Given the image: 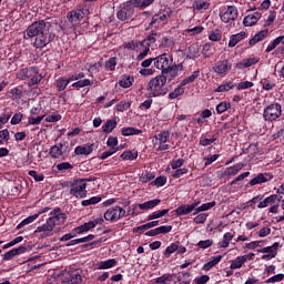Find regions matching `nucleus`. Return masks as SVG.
<instances>
[{
  "label": "nucleus",
  "instance_id": "obj_1",
  "mask_svg": "<svg viewBox=\"0 0 284 284\" xmlns=\"http://www.w3.org/2000/svg\"><path fill=\"white\" fill-rule=\"evenodd\" d=\"M23 39H34L32 42L33 48L43 50L54 41V33L50 32V22L45 20H38L31 23L23 33Z\"/></svg>",
  "mask_w": 284,
  "mask_h": 284
},
{
  "label": "nucleus",
  "instance_id": "obj_2",
  "mask_svg": "<svg viewBox=\"0 0 284 284\" xmlns=\"http://www.w3.org/2000/svg\"><path fill=\"white\" fill-rule=\"evenodd\" d=\"M49 215V219L34 231V234L39 236V239L54 236V234L61 230V226L65 225V221L68 220V216L65 213L61 212V209L52 210Z\"/></svg>",
  "mask_w": 284,
  "mask_h": 284
},
{
  "label": "nucleus",
  "instance_id": "obj_3",
  "mask_svg": "<svg viewBox=\"0 0 284 284\" xmlns=\"http://www.w3.org/2000/svg\"><path fill=\"white\" fill-rule=\"evenodd\" d=\"M166 83L168 77H165L164 74L151 79L146 85V90L150 97H163V94H165Z\"/></svg>",
  "mask_w": 284,
  "mask_h": 284
},
{
  "label": "nucleus",
  "instance_id": "obj_4",
  "mask_svg": "<svg viewBox=\"0 0 284 284\" xmlns=\"http://www.w3.org/2000/svg\"><path fill=\"white\" fill-rule=\"evenodd\" d=\"M17 79H20V81H26V79H30L29 85H39L41 83V80L43 79V75L39 73V70L37 68H29V69H21L17 73Z\"/></svg>",
  "mask_w": 284,
  "mask_h": 284
},
{
  "label": "nucleus",
  "instance_id": "obj_5",
  "mask_svg": "<svg viewBox=\"0 0 284 284\" xmlns=\"http://www.w3.org/2000/svg\"><path fill=\"white\" fill-rule=\"evenodd\" d=\"M87 181H94V179H78L73 181L70 185V194L71 196H75V199H85L88 196V183Z\"/></svg>",
  "mask_w": 284,
  "mask_h": 284
},
{
  "label": "nucleus",
  "instance_id": "obj_6",
  "mask_svg": "<svg viewBox=\"0 0 284 284\" xmlns=\"http://www.w3.org/2000/svg\"><path fill=\"white\" fill-rule=\"evenodd\" d=\"M90 14V6H80L78 9H74L67 14V19L70 23H74L77 21H81L84 17Z\"/></svg>",
  "mask_w": 284,
  "mask_h": 284
},
{
  "label": "nucleus",
  "instance_id": "obj_7",
  "mask_svg": "<svg viewBox=\"0 0 284 284\" xmlns=\"http://www.w3.org/2000/svg\"><path fill=\"white\" fill-rule=\"evenodd\" d=\"M283 114V110L281 104L278 103H273L268 106L265 108L264 113H263V119L264 121H276Z\"/></svg>",
  "mask_w": 284,
  "mask_h": 284
},
{
  "label": "nucleus",
  "instance_id": "obj_8",
  "mask_svg": "<svg viewBox=\"0 0 284 284\" xmlns=\"http://www.w3.org/2000/svg\"><path fill=\"white\" fill-rule=\"evenodd\" d=\"M123 216H125V211L119 205L109 207L104 213V220L110 221L111 223H116V221H121Z\"/></svg>",
  "mask_w": 284,
  "mask_h": 284
},
{
  "label": "nucleus",
  "instance_id": "obj_9",
  "mask_svg": "<svg viewBox=\"0 0 284 284\" xmlns=\"http://www.w3.org/2000/svg\"><path fill=\"white\" fill-rule=\"evenodd\" d=\"M220 19L223 23H230L239 19V9L235 6H229L220 11Z\"/></svg>",
  "mask_w": 284,
  "mask_h": 284
},
{
  "label": "nucleus",
  "instance_id": "obj_10",
  "mask_svg": "<svg viewBox=\"0 0 284 284\" xmlns=\"http://www.w3.org/2000/svg\"><path fill=\"white\" fill-rule=\"evenodd\" d=\"M281 247V243L275 242L271 246H265L263 248L257 250V252L262 255V261H272V258H276L278 254V248Z\"/></svg>",
  "mask_w": 284,
  "mask_h": 284
},
{
  "label": "nucleus",
  "instance_id": "obj_11",
  "mask_svg": "<svg viewBox=\"0 0 284 284\" xmlns=\"http://www.w3.org/2000/svg\"><path fill=\"white\" fill-rule=\"evenodd\" d=\"M173 61L174 59H172V55L163 53L155 58L154 68H156V70H162V74H164V72L172 65Z\"/></svg>",
  "mask_w": 284,
  "mask_h": 284
},
{
  "label": "nucleus",
  "instance_id": "obj_12",
  "mask_svg": "<svg viewBox=\"0 0 284 284\" xmlns=\"http://www.w3.org/2000/svg\"><path fill=\"white\" fill-rule=\"evenodd\" d=\"M230 70H232V62H230L227 59L219 60L213 65V72L219 75H225L227 72H230Z\"/></svg>",
  "mask_w": 284,
  "mask_h": 284
},
{
  "label": "nucleus",
  "instance_id": "obj_13",
  "mask_svg": "<svg viewBox=\"0 0 284 284\" xmlns=\"http://www.w3.org/2000/svg\"><path fill=\"white\" fill-rule=\"evenodd\" d=\"M116 17L119 21H130V19L134 17V7H132L130 3L124 4L116 12Z\"/></svg>",
  "mask_w": 284,
  "mask_h": 284
},
{
  "label": "nucleus",
  "instance_id": "obj_14",
  "mask_svg": "<svg viewBox=\"0 0 284 284\" xmlns=\"http://www.w3.org/2000/svg\"><path fill=\"white\" fill-rule=\"evenodd\" d=\"M156 42V33H152L150 34L143 42H139V41H131L129 43L125 44V48H128L129 50H136V48H139V45H152V43Z\"/></svg>",
  "mask_w": 284,
  "mask_h": 284
},
{
  "label": "nucleus",
  "instance_id": "obj_15",
  "mask_svg": "<svg viewBox=\"0 0 284 284\" xmlns=\"http://www.w3.org/2000/svg\"><path fill=\"white\" fill-rule=\"evenodd\" d=\"M274 179V175L272 173H260L255 178H253L248 184L254 185H263V183H268V181H272Z\"/></svg>",
  "mask_w": 284,
  "mask_h": 284
},
{
  "label": "nucleus",
  "instance_id": "obj_16",
  "mask_svg": "<svg viewBox=\"0 0 284 284\" xmlns=\"http://www.w3.org/2000/svg\"><path fill=\"white\" fill-rule=\"evenodd\" d=\"M263 17V14L258 11L250 13L248 16H246L243 20V24L246 28H252V26H256V23H258V21L261 20V18Z\"/></svg>",
  "mask_w": 284,
  "mask_h": 284
},
{
  "label": "nucleus",
  "instance_id": "obj_17",
  "mask_svg": "<svg viewBox=\"0 0 284 284\" xmlns=\"http://www.w3.org/2000/svg\"><path fill=\"white\" fill-rule=\"evenodd\" d=\"M183 70V65L181 64H175L171 65L169 69L165 70L164 73H162L164 77H166V81H172L173 79H176L179 77V72Z\"/></svg>",
  "mask_w": 284,
  "mask_h": 284
},
{
  "label": "nucleus",
  "instance_id": "obj_18",
  "mask_svg": "<svg viewBox=\"0 0 284 284\" xmlns=\"http://www.w3.org/2000/svg\"><path fill=\"white\" fill-rule=\"evenodd\" d=\"M258 58H247L243 59L235 64L236 70H247V68H252V65H256L258 63Z\"/></svg>",
  "mask_w": 284,
  "mask_h": 284
},
{
  "label": "nucleus",
  "instance_id": "obj_19",
  "mask_svg": "<svg viewBox=\"0 0 284 284\" xmlns=\"http://www.w3.org/2000/svg\"><path fill=\"white\" fill-rule=\"evenodd\" d=\"M27 251H28V248L23 245L17 247V248H12L11 251H8L7 253H4L3 260L4 261H12V258L14 256H19L20 254H26Z\"/></svg>",
  "mask_w": 284,
  "mask_h": 284
},
{
  "label": "nucleus",
  "instance_id": "obj_20",
  "mask_svg": "<svg viewBox=\"0 0 284 284\" xmlns=\"http://www.w3.org/2000/svg\"><path fill=\"white\" fill-rule=\"evenodd\" d=\"M94 151V144H84V145H78L74 149V154L78 156L84 155L88 156L89 154H92Z\"/></svg>",
  "mask_w": 284,
  "mask_h": 284
},
{
  "label": "nucleus",
  "instance_id": "obj_21",
  "mask_svg": "<svg viewBox=\"0 0 284 284\" xmlns=\"http://www.w3.org/2000/svg\"><path fill=\"white\" fill-rule=\"evenodd\" d=\"M81 271H70L65 275V282L71 284H79L81 283Z\"/></svg>",
  "mask_w": 284,
  "mask_h": 284
},
{
  "label": "nucleus",
  "instance_id": "obj_22",
  "mask_svg": "<svg viewBox=\"0 0 284 284\" xmlns=\"http://www.w3.org/2000/svg\"><path fill=\"white\" fill-rule=\"evenodd\" d=\"M245 37H247V33H245V31L231 36L229 41V48L236 47V44L241 43V41H243Z\"/></svg>",
  "mask_w": 284,
  "mask_h": 284
},
{
  "label": "nucleus",
  "instance_id": "obj_23",
  "mask_svg": "<svg viewBox=\"0 0 284 284\" xmlns=\"http://www.w3.org/2000/svg\"><path fill=\"white\" fill-rule=\"evenodd\" d=\"M193 206L191 204H182L178 209L174 210L176 216H187V214H192Z\"/></svg>",
  "mask_w": 284,
  "mask_h": 284
},
{
  "label": "nucleus",
  "instance_id": "obj_24",
  "mask_svg": "<svg viewBox=\"0 0 284 284\" xmlns=\"http://www.w3.org/2000/svg\"><path fill=\"white\" fill-rule=\"evenodd\" d=\"M155 140H153L154 145H162L163 143H168V139H170V132L162 131L159 134L154 136Z\"/></svg>",
  "mask_w": 284,
  "mask_h": 284
},
{
  "label": "nucleus",
  "instance_id": "obj_25",
  "mask_svg": "<svg viewBox=\"0 0 284 284\" xmlns=\"http://www.w3.org/2000/svg\"><path fill=\"white\" fill-rule=\"evenodd\" d=\"M116 125H119L116 119H110L102 125V132H104V134H110Z\"/></svg>",
  "mask_w": 284,
  "mask_h": 284
},
{
  "label": "nucleus",
  "instance_id": "obj_26",
  "mask_svg": "<svg viewBox=\"0 0 284 284\" xmlns=\"http://www.w3.org/2000/svg\"><path fill=\"white\" fill-rule=\"evenodd\" d=\"M278 201V195L273 194L266 199H264L262 202L258 203L257 207L260 210H263L264 207H268V205H274Z\"/></svg>",
  "mask_w": 284,
  "mask_h": 284
},
{
  "label": "nucleus",
  "instance_id": "obj_27",
  "mask_svg": "<svg viewBox=\"0 0 284 284\" xmlns=\"http://www.w3.org/2000/svg\"><path fill=\"white\" fill-rule=\"evenodd\" d=\"M221 261H223V255L213 256L210 262L204 264L203 270L205 272H210V270L215 265H219Z\"/></svg>",
  "mask_w": 284,
  "mask_h": 284
},
{
  "label": "nucleus",
  "instance_id": "obj_28",
  "mask_svg": "<svg viewBox=\"0 0 284 284\" xmlns=\"http://www.w3.org/2000/svg\"><path fill=\"white\" fill-rule=\"evenodd\" d=\"M160 203H161L160 199L150 200L142 204H139V207L140 210H144V211L154 210V207H156V205H159Z\"/></svg>",
  "mask_w": 284,
  "mask_h": 284
},
{
  "label": "nucleus",
  "instance_id": "obj_29",
  "mask_svg": "<svg viewBox=\"0 0 284 284\" xmlns=\"http://www.w3.org/2000/svg\"><path fill=\"white\" fill-rule=\"evenodd\" d=\"M170 19L169 12H160L159 14L153 16L151 26H156V23H163V21H168Z\"/></svg>",
  "mask_w": 284,
  "mask_h": 284
},
{
  "label": "nucleus",
  "instance_id": "obj_30",
  "mask_svg": "<svg viewBox=\"0 0 284 284\" xmlns=\"http://www.w3.org/2000/svg\"><path fill=\"white\" fill-rule=\"evenodd\" d=\"M268 30H262L260 31L257 34H255L250 41L248 44L250 45H256V43H258V41H263V39H265L268 34Z\"/></svg>",
  "mask_w": 284,
  "mask_h": 284
},
{
  "label": "nucleus",
  "instance_id": "obj_31",
  "mask_svg": "<svg viewBox=\"0 0 284 284\" xmlns=\"http://www.w3.org/2000/svg\"><path fill=\"white\" fill-rule=\"evenodd\" d=\"M52 159H61L63 156V144H55L50 149Z\"/></svg>",
  "mask_w": 284,
  "mask_h": 284
},
{
  "label": "nucleus",
  "instance_id": "obj_32",
  "mask_svg": "<svg viewBox=\"0 0 284 284\" xmlns=\"http://www.w3.org/2000/svg\"><path fill=\"white\" fill-rule=\"evenodd\" d=\"M232 239H234V234H232L231 232H226L223 235V240L217 243V247H220V248L230 247V242L232 241Z\"/></svg>",
  "mask_w": 284,
  "mask_h": 284
},
{
  "label": "nucleus",
  "instance_id": "obj_33",
  "mask_svg": "<svg viewBox=\"0 0 284 284\" xmlns=\"http://www.w3.org/2000/svg\"><path fill=\"white\" fill-rule=\"evenodd\" d=\"M215 205H216L215 201L204 203L194 210L193 216H196V214H201V212H207V210H212V207H214Z\"/></svg>",
  "mask_w": 284,
  "mask_h": 284
},
{
  "label": "nucleus",
  "instance_id": "obj_34",
  "mask_svg": "<svg viewBox=\"0 0 284 284\" xmlns=\"http://www.w3.org/2000/svg\"><path fill=\"white\" fill-rule=\"evenodd\" d=\"M133 83H134V77H131V75H123L119 81L120 88H124V89L132 88Z\"/></svg>",
  "mask_w": 284,
  "mask_h": 284
},
{
  "label": "nucleus",
  "instance_id": "obj_35",
  "mask_svg": "<svg viewBox=\"0 0 284 284\" xmlns=\"http://www.w3.org/2000/svg\"><path fill=\"white\" fill-rule=\"evenodd\" d=\"M243 163H236L233 166H229L225 171V174L227 176H236V174H239L240 170H243Z\"/></svg>",
  "mask_w": 284,
  "mask_h": 284
},
{
  "label": "nucleus",
  "instance_id": "obj_36",
  "mask_svg": "<svg viewBox=\"0 0 284 284\" xmlns=\"http://www.w3.org/2000/svg\"><path fill=\"white\" fill-rule=\"evenodd\" d=\"M245 265V258L242 255L231 261L230 270H241Z\"/></svg>",
  "mask_w": 284,
  "mask_h": 284
},
{
  "label": "nucleus",
  "instance_id": "obj_37",
  "mask_svg": "<svg viewBox=\"0 0 284 284\" xmlns=\"http://www.w3.org/2000/svg\"><path fill=\"white\" fill-rule=\"evenodd\" d=\"M138 158H139L138 151H124L120 155V159H122V161H135V159H138Z\"/></svg>",
  "mask_w": 284,
  "mask_h": 284
},
{
  "label": "nucleus",
  "instance_id": "obj_38",
  "mask_svg": "<svg viewBox=\"0 0 284 284\" xmlns=\"http://www.w3.org/2000/svg\"><path fill=\"white\" fill-rule=\"evenodd\" d=\"M122 136H134L136 134H141V130L132 126L122 128L121 129Z\"/></svg>",
  "mask_w": 284,
  "mask_h": 284
},
{
  "label": "nucleus",
  "instance_id": "obj_39",
  "mask_svg": "<svg viewBox=\"0 0 284 284\" xmlns=\"http://www.w3.org/2000/svg\"><path fill=\"white\" fill-rule=\"evenodd\" d=\"M90 230H94V224L92 223V221L87 222V223H84V224L78 226V227L75 229V233H77V234H83V233H85V232H90Z\"/></svg>",
  "mask_w": 284,
  "mask_h": 284
},
{
  "label": "nucleus",
  "instance_id": "obj_40",
  "mask_svg": "<svg viewBox=\"0 0 284 284\" xmlns=\"http://www.w3.org/2000/svg\"><path fill=\"white\" fill-rule=\"evenodd\" d=\"M116 265V261L114 258H110L106 261L100 262L98 270H112Z\"/></svg>",
  "mask_w": 284,
  "mask_h": 284
},
{
  "label": "nucleus",
  "instance_id": "obj_41",
  "mask_svg": "<svg viewBox=\"0 0 284 284\" xmlns=\"http://www.w3.org/2000/svg\"><path fill=\"white\" fill-rule=\"evenodd\" d=\"M234 88H236V84L232 81H229L217 87L215 92H230V90H234Z\"/></svg>",
  "mask_w": 284,
  "mask_h": 284
},
{
  "label": "nucleus",
  "instance_id": "obj_42",
  "mask_svg": "<svg viewBox=\"0 0 284 284\" xmlns=\"http://www.w3.org/2000/svg\"><path fill=\"white\" fill-rule=\"evenodd\" d=\"M69 84H70V80H68L65 78H59L55 81V88H57L58 92H63V90H65Z\"/></svg>",
  "mask_w": 284,
  "mask_h": 284
},
{
  "label": "nucleus",
  "instance_id": "obj_43",
  "mask_svg": "<svg viewBox=\"0 0 284 284\" xmlns=\"http://www.w3.org/2000/svg\"><path fill=\"white\" fill-rule=\"evenodd\" d=\"M131 3H133V6L135 8H149V6H152V3H154V0H131Z\"/></svg>",
  "mask_w": 284,
  "mask_h": 284
},
{
  "label": "nucleus",
  "instance_id": "obj_44",
  "mask_svg": "<svg viewBox=\"0 0 284 284\" xmlns=\"http://www.w3.org/2000/svg\"><path fill=\"white\" fill-rule=\"evenodd\" d=\"M201 74L200 71H194L190 77L185 78L180 85L183 88L185 85H187V83H194V81H196V79H199V75Z\"/></svg>",
  "mask_w": 284,
  "mask_h": 284
},
{
  "label": "nucleus",
  "instance_id": "obj_45",
  "mask_svg": "<svg viewBox=\"0 0 284 284\" xmlns=\"http://www.w3.org/2000/svg\"><path fill=\"white\" fill-rule=\"evenodd\" d=\"M37 221V215H30L27 219L22 220L18 225L17 230H21L22 227H26V225H30L31 223H34Z\"/></svg>",
  "mask_w": 284,
  "mask_h": 284
},
{
  "label": "nucleus",
  "instance_id": "obj_46",
  "mask_svg": "<svg viewBox=\"0 0 284 284\" xmlns=\"http://www.w3.org/2000/svg\"><path fill=\"white\" fill-rule=\"evenodd\" d=\"M230 108H232V103L230 102H220L215 110L217 112V114H223V112H227V110H230Z\"/></svg>",
  "mask_w": 284,
  "mask_h": 284
},
{
  "label": "nucleus",
  "instance_id": "obj_47",
  "mask_svg": "<svg viewBox=\"0 0 284 284\" xmlns=\"http://www.w3.org/2000/svg\"><path fill=\"white\" fill-rule=\"evenodd\" d=\"M154 173L145 171L140 175V183H150V181L154 180Z\"/></svg>",
  "mask_w": 284,
  "mask_h": 284
},
{
  "label": "nucleus",
  "instance_id": "obj_48",
  "mask_svg": "<svg viewBox=\"0 0 284 284\" xmlns=\"http://www.w3.org/2000/svg\"><path fill=\"white\" fill-rule=\"evenodd\" d=\"M170 210L164 209L162 211L153 212L148 216V221H154L156 219H162V216H165Z\"/></svg>",
  "mask_w": 284,
  "mask_h": 284
},
{
  "label": "nucleus",
  "instance_id": "obj_49",
  "mask_svg": "<svg viewBox=\"0 0 284 284\" xmlns=\"http://www.w3.org/2000/svg\"><path fill=\"white\" fill-rule=\"evenodd\" d=\"M106 145L111 150H118L119 151V139L116 136H109L106 140Z\"/></svg>",
  "mask_w": 284,
  "mask_h": 284
},
{
  "label": "nucleus",
  "instance_id": "obj_50",
  "mask_svg": "<svg viewBox=\"0 0 284 284\" xmlns=\"http://www.w3.org/2000/svg\"><path fill=\"white\" fill-rule=\"evenodd\" d=\"M193 8L194 10H207V8H210V2L203 1V0H196L193 3Z\"/></svg>",
  "mask_w": 284,
  "mask_h": 284
},
{
  "label": "nucleus",
  "instance_id": "obj_51",
  "mask_svg": "<svg viewBox=\"0 0 284 284\" xmlns=\"http://www.w3.org/2000/svg\"><path fill=\"white\" fill-rule=\"evenodd\" d=\"M207 216H209L207 213H197L193 219V223H195V225H201L205 223V221H207Z\"/></svg>",
  "mask_w": 284,
  "mask_h": 284
},
{
  "label": "nucleus",
  "instance_id": "obj_52",
  "mask_svg": "<svg viewBox=\"0 0 284 284\" xmlns=\"http://www.w3.org/2000/svg\"><path fill=\"white\" fill-rule=\"evenodd\" d=\"M184 93H185V89L180 84L178 88L174 89L173 92L169 94V99H179V97H181Z\"/></svg>",
  "mask_w": 284,
  "mask_h": 284
},
{
  "label": "nucleus",
  "instance_id": "obj_53",
  "mask_svg": "<svg viewBox=\"0 0 284 284\" xmlns=\"http://www.w3.org/2000/svg\"><path fill=\"white\" fill-rule=\"evenodd\" d=\"M10 141V131L8 129L0 131V145H4V143H8Z\"/></svg>",
  "mask_w": 284,
  "mask_h": 284
},
{
  "label": "nucleus",
  "instance_id": "obj_54",
  "mask_svg": "<svg viewBox=\"0 0 284 284\" xmlns=\"http://www.w3.org/2000/svg\"><path fill=\"white\" fill-rule=\"evenodd\" d=\"M88 85H92V82L90 79H83L72 83L71 88H88Z\"/></svg>",
  "mask_w": 284,
  "mask_h": 284
},
{
  "label": "nucleus",
  "instance_id": "obj_55",
  "mask_svg": "<svg viewBox=\"0 0 284 284\" xmlns=\"http://www.w3.org/2000/svg\"><path fill=\"white\" fill-rule=\"evenodd\" d=\"M261 85H262L263 90L270 91L275 88L276 83H274V81H272L270 79H263L261 81Z\"/></svg>",
  "mask_w": 284,
  "mask_h": 284
},
{
  "label": "nucleus",
  "instance_id": "obj_56",
  "mask_svg": "<svg viewBox=\"0 0 284 284\" xmlns=\"http://www.w3.org/2000/svg\"><path fill=\"white\" fill-rule=\"evenodd\" d=\"M156 284H171L172 283V275L164 274L155 280Z\"/></svg>",
  "mask_w": 284,
  "mask_h": 284
},
{
  "label": "nucleus",
  "instance_id": "obj_57",
  "mask_svg": "<svg viewBox=\"0 0 284 284\" xmlns=\"http://www.w3.org/2000/svg\"><path fill=\"white\" fill-rule=\"evenodd\" d=\"M201 32H203V27L202 26H196L194 28L185 30V33L190 34V37H196V34H201Z\"/></svg>",
  "mask_w": 284,
  "mask_h": 284
},
{
  "label": "nucleus",
  "instance_id": "obj_58",
  "mask_svg": "<svg viewBox=\"0 0 284 284\" xmlns=\"http://www.w3.org/2000/svg\"><path fill=\"white\" fill-rule=\"evenodd\" d=\"M178 247H176V242L172 243L171 245H169L165 251H164V257L165 258H170V256H172V254H174V252H176Z\"/></svg>",
  "mask_w": 284,
  "mask_h": 284
},
{
  "label": "nucleus",
  "instance_id": "obj_59",
  "mask_svg": "<svg viewBox=\"0 0 284 284\" xmlns=\"http://www.w3.org/2000/svg\"><path fill=\"white\" fill-rule=\"evenodd\" d=\"M168 183V178L159 176L154 181L151 182V185H156V187H163Z\"/></svg>",
  "mask_w": 284,
  "mask_h": 284
},
{
  "label": "nucleus",
  "instance_id": "obj_60",
  "mask_svg": "<svg viewBox=\"0 0 284 284\" xmlns=\"http://www.w3.org/2000/svg\"><path fill=\"white\" fill-rule=\"evenodd\" d=\"M29 176H31L32 179H34V181H37L38 183L43 181V179H45V176L43 175V173H38L34 170L29 171Z\"/></svg>",
  "mask_w": 284,
  "mask_h": 284
},
{
  "label": "nucleus",
  "instance_id": "obj_61",
  "mask_svg": "<svg viewBox=\"0 0 284 284\" xmlns=\"http://www.w3.org/2000/svg\"><path fill=\"white\" fill-rule=\"evenodd\" d=\"M43 119H45V115H39L36 118L31 116L28 119V123L29 125H39Z\"/></svg>",
  "mask_w": 284,
  "mask_h": 284
},
{
  "label": "nucleus",
  "instance_id": "obj_62",
  "mask_svg": "<svg viewBox=\"0 0 284 284\" xmlns=\"http://www.w3.org/2000/svg\"><path fill=\"white\" fill-rule=\"evenodd\" d=\"M274 21H276V11H270V14L264 23V28L270 27Z\"/></svg>",
  "mask_w": 284,
  "mask_h": 284
},
{
  "label": "nucleus",
  "instance_id": "obj_63",
  "mask_svg": "<svg viewBox=\"0 0 284 284\" xmlns=\"http://www.w3.org/2000/svg\"><path fill=\"white\" fill-rule=\"evenodd\" d=\"M250 88H254V82L244 81L237 84V90H250Z\"/></svg>",
  "mask_w": 284,
  "mask_h": 284
},
{
  "label": "nucleus",
  "instance_id": "obj_64",
  "mask_svg": "<svg viewBox=\"0 0 284 284\" xmlns=\"http://www.w3.org/2000/svg\"><path fill=\"white\" fill-rule=\"evenodd\" d=\"M116 68V58H110L106 62H105V69L106 70H114Z\"/></svg>",
  "mask_w": 284,
  "mask_h": 284
}]
</instances>
